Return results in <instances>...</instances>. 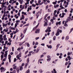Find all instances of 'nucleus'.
I'll use <instances>...</instances> for the list:
<instances>
[{
	"mask_svg": "<svg viewBox=\"0 0 73 73\" xmlns=\"http://www.w3.org/2000/svg\"><path fill=\"white\" fill-rule=\"evenodd\" d=\"M47 47H48V48H50V49H52V46L50 45V46H49L48 45H47Z\"/></svg>",
	"mask_w": 73,
	"mask_h": 73,
	"instance_id": "0eeeda50",
	"label": "nucleus"
},
{
	"mask_svg": "<svg viewBox=\"0 0 73 73\" xmlns=\"http://www.w3.org/2000/svg\"><path fill=\"white\" fill-rule=\"evenodd\" d=\"M4 40H3L5 41H6V40H7V38H3Z\"/></svg>",
	"mask_w": 73,
	"mask_h": 73,
	"instance_id": "2f4dec72",
	"label": "nucleus"
},
{
	"mask_svg": "<svg viewBox=\"0 0 73 73\" xmlns=\"http://www.w3.org/2000/svg\"><path fill=\"white\" fill-rule=\"evenodd\" d=\"M23 67H20V70H23Z\"/></svg>",
	"mask_w": 73,
	"mask_h": 73,
	"instance_id": "aec40b11",
	"label": "nucleus"
},
{
	"mask_svg": "<svg viewBox=\"0 0 73 73\" xmlns=\"http://www.w3.org/2000/svg\"><path fill=\"white\" fill-rule=\"evenodd\" d=\"M7 45H11V43L9 42L7 43Z\"/></svg>",
	"mask_w": 73,
	"mask_h": 73,
	"instance_id": "f704fd0d",
	"label": "nucleus"
},
{
	"mask_svg": "<svg viewBox=\"0 0 73 73\" xmlns=\"http://www.w3.org/2000/svg\"><path fill=\"white\" fill-rule=\"evenodd\" d=\"M1 7H2V8H1L2 9H1V10H4V7H5V8H7V6H5L4 5V4H2L1 5Z\"/></svg>",
	"mask_w": 73,
	"mask_h": 73,
	"instance_id": "f03ea898",
	"label": "nucleus"
},
{
	"mask_svg": "<svg viewBox=\"0 0 73 73\" xmlns=\"http://www.w3.org/2000/svg\"><path fill=\"white\" fill-rule=\"evenodd\" d=\"M67 58H68V60H71V58L70 57V56H67Z\"/></svg>",
	"mask_w": 73,
	"mask_h": 73,
	"instance_id": "dca6fc26",
	"label": "nucleus"
},
{
	"mask_svg": "<svg viewBox=\"0 0 73 73\" xmlns=\"http://www.w3.org/2000/svg\"><path fill=\"white\" fill-rule=\"evenodd\" d=\"M4 57V55H1V58H3Z\"/></svg>",
	"mask_w": 73,
	"mask_h": 73,
	"instance_id": "6e6d98bb",
	"label": "nucleus"
},
{
	"mask_svg": "<svg viewBox=\"0 0 73 73\" xmlns=\"http://www.w3.org/2000/svg\"><path fill=\"white\" fill-rule=\"evenodd\" d=\"M6 35H5L3 36V38H6Z\"/></svg>",
	"mask_w": 73,
	"mask_h": 73,
	"instance_id": "4d7b16f0",
	"label": "nucleus"
},
{
	"mask_svg": "<svg viewBox=\"0 0 73 73\" xmlns=\"http://www.w3.org/2000/svg\"><path fill=\"white\" fill-rule=\"evenodd\" d=\"M64 12H68V11H67V9H65Z\"/></svg>",
	"mask_w": 73,
	"mask_h": 73,
	"instance_id": "79ce46f5",
	"label": "nucleus"
},
{
	"mask_svg": "<svg viewBox=\"0 0 73 73\" xmlns=\"http://www.w3.org/2000/svg\"><path fill=\"white\" fill-rule=\"evenodd\" d=\"M26 1H27V4H29V1L28 0H26Z\"/></svg>",
	"mask_w": 73,
	"mask_h": 73,
	"instance_id": "49530a36",
	"label": "nucleus"
},
{
	"mask_svg": "<svg viewBox=\"0 0 73 73\" xmlns=\"http://www.w3.org/2000/svg\"><path fill=\"white\" fill-rule=\"evenodd\" d=\"M56 36H54L53 38V40H56Z\"/></svg>",
	"mask_w": 73,
	"mask_h": 73,
	"instance_id": "393cba45",
	"label": "nucleus"
},
{
	"mask_svg": "<svg viewBox=\"0 0 73 73\" xmlns=\"http://www.w3.org/2000/svg\"><path fill=\"white\" fill-rule=\"evenodd\" d=\"M43 3H44V2H41L40 3L39 5H42V4H43Z\"/></svg>",
	"mask_w": 73,
	"mask_h": 73,
	"instance_id": "69168bd1",
	"label": "nucleus"
},
{
	"mask_svg": "<svg viewBox=\"0 0 73 73\" xmlns=\"http://www.w3.org/2000/svg\"><path fill=\"white\" fill-rule=\"evenodd\" d=\"M59 45H60V44H58L56 46V50H55V51H56L57 49H58V47H59Z\"/></svg>",
	"mask_w": 73,
	"mask_h": 73,
	"instance_id": "39448f33",
	"label": "nucleus"
},
{
	"mask_svg": "<svg viewBox=\"0 0 73 73\" xmlns=\"http://www.w3.org/2000/svg\"><path fill=\"white\" fill-rule=\"evenodd\" d=\"M50 16L48 17L47 19H48V20L50 19Z\"/></svg>",
	"mask_w": 73,
	"mask_h": 73,
	"instance_id": "37998d69",
	"label": "nucleus"
},
{
	"mask_svg": "<svg viewBox=\"0 0 73 73\" xmlns=\"http://www.w3.org/2000/svg\"><path fill=\"white\" fill-rule=\"evenodd\" d=\"M17 58V60H19V58H20V57L19 56L18 57V55H17V57H16Z\"/></svg>",
	"mask_w": 73,
	"mask_h": 73,
	"instance_id": "e433bc0d",
	"label": "nucleus"
},
{
	"mask_svg": "<svg viewBox=\"0 0 73 73\" xmlns=\"http://www.w3.org/2000/svg\"><path fill=\"white\" fill-rule=\"evenodd\" d=\"M15 28H14L13 27V28H11V30H15Z\"/></svg>",
	"mask_w": 73,
	"mask_h": 73,
	"instance_id": "13d9d810",
	"label": "nucleus"
},
{
	"mask_svg": "<svg viewBox=\"0 0 73 73\" xmlns=\"http://www.w3.org/2000/svg\"><path fill=\"white\" fill-rule=\"evenodd\" d=\"M32 55V54H29L28 55V57H29V56H31Z\"/></svg>",
	"mask_w": 73,
	"mask_h": 73,
	"instance_id": "603ef678",
	"label": "nucleus"
},
{
	"mask_svg": "<svg viewBox=\"0 0 73 73\" xmlns=\"http://www.w3.org/2000/svg\"><path fill=\"white\" fill-rule=\"evenodd\" d=\"M47 29L48 30H50V29H51V27H48V29Z\"/></svg>",
	"mask_w": 73,
	"mask_h": 73,
	"instance_id": "473e14b6",
	"label": "nucleus"
},
{
	"mask_svg": "<svg viewBox=\"0 0 73 73\" xmlns=\"http://www.w3.org/2000/svg\"><path fill=\"white\" fill-rule=\"evenodd\" d=\"M27 46H28V47H29L30 46V45H29V44L28 43H27Z\"/></svg>",
	"mask_w": 73,
	"mask_h": 73,
	"instance_id": "cd10ccee",
	"label": "nucleus"
},
{
	"mask_svg": "<svg viewBox=\"0 0 73 73\" xmlns=\"http://www.w3.org/2000/svg\"><path fill=\"white\" fill-rule=\"evenodd\" d=\"M32 6H33V7H36V5L34 4H33L32 5Z\"/></svg>",
	"mask_w": 73,
	"mask_h": 73,
	"instance_id": "c756f323",
	"label": "nucleus"
},
{
	"mask_svg": "<svg viewBox=\"0 0 73 73\" xmlns=\"http://www.w3.org/2000/svg\"><path fill=\"white\" fill-rule=\"evenodd\" d=\"M7 54H8V53H7L5 54L4 55V57H7Z\"/></svg>",
	"mask_w": 73,
	"mask_h": 73,
	"instance_id": "a211bd4d",
	"label": "nucleus"
},
{
	"mask_svg": "<svg viewBox=\"0 0 73 73\" xmlns=\"http://www.w3.org/2000/svg\"><path fill=\"white\" fill-rule=\"evenodd\" d=\"M38 27V26L37 25L35 27H34L33 29V31H34L35 29H37V28Z\"/></svg>",
	"mask_w": 73,
	"mask_h": 73,
	"instance_id": "9b49d317",
	"label": "nucleus"
},
{
	"mask_svg": "<svg viewBox=\"0 0 73 73\" xmlns=\"http://www.w3.org/2000/svg\"><path fill=\"white\" fill-rule=\"evenodd\" d=\"M27 64H28L29 63V58H28L27 59Z\"/></svg>",
	"mask_w": 73,
	"mask_h": 73,
	"instance_id": "f8f14e48",
	"label": "nucleus"
},
{
	"mask_svg": "<svg viewBox=\"0 0 73 73\" xmlns=\"http://www.w3.org/2000/svg\"><path fill=\"white\" fill-rule=\"evenodd\" d=\"M27 7H28V5H26L25 6V9H27Z\"/></svg>",
	"mask_w": 73,
	"mask_h": 73,
	"instance_id": "052dcab7",
	"label": "nucleus"
},
{
	"mask_svg": "<svg viewBox=\"0 0 73 73\" xmlns=\"http://www.w3.org/2000/svg\"><path fill=\"white\" fill-rule=\"evenodd\" d=\"M17 68V66H15L13 67V69H16Z\"/></svg>",
	"mask_w": 73,
	"mask_h": 73,
	"instance_id": "c85d7f7f",
	"label": "nucleus"
},
{
	"mask_svg": "<svg viewBox=\"0 0 73 73\" xmlns=\"http://www.w3.org/2000/svg\"><path fill=\"white\" fill-rule=\"evenodd\" d=\"M36 47H37V46L35 45L34 46V49H36Z\"/></svg>",
	"mask_w": 73,
	"mask_h": 73,
	"instance_id": "3c124183",
	"label": "nucleus"
},
{
	"mask_svg": "<svg viewBox=\"0 0 73 73\" xmlns=\"http://www.w3.org/2000/svg\"><path fill=\"white\" fill-rule=\"evenodd\" d=\"M8 25H11V22H9V23H8Z\"/></svg>",
	"mask_w": 73,
	"mask_h": 73,
	"instance_id": "09e8293b",
	"label": "nucleus"
},
{
	"mask_svg": "<svg viewBox=\"0 0 73 73\" xmlns=\"http://www.w3.org/2000/svg\"><path fill=\"white\" fill-rule=\"evenodd\" d=\"M58 24L59 25H61V21H60L58 22Z\"/></svg>",
	"mask_w": 73,
	"mask_h": 73,
	"instance_id": "680f3d73",
	"label": "nucleus"
},
{
	"mask_svg": "<svg viewBox=\"0 0 73 73\" xmlns=\"http://www.w3.org/2000/svg\"><path fill=\"white\" fill-rule=\"evenodd\" d=\"M64 25L65 26V27H68V24H64Z\"/></svg>",
	"mask_w": 73,
	"mask_h": 73,
	"instance_id": "8fccbe9b",
	"label": "nucleus"
},
{
	"mask_svg": "<svg viewBox=\"0 0 73 73\" xmlns=\"http://www.w3.org/2000/svg\"><path fill=\"white\" fill-rule=\"evenodd\" d=\"M20 21L19 20V21L17 20V21H16V23H20Z\"/></svg>",
	"mask_w": 73,
	"mask_h": 73,
	"instance_id": "58836bf2",
	"label": "nucleus"
},
{
	"mask_svg": "<svg viewBox=\"0 0 73 73\" xmlns=\"http://www.w3.org/2000/svg\"><path fill=\"white\" fill-rule=\"evenodd\" d=\"M13 73H16V70H14L13 72Z\"/></svg>",
	"mask_w": 73,
	"mask_h": 73,
	"instance_id": "bf43d9fd",
	"label": "nucleus"
},
{
	"mask_svg": "<svg viewBox=\"0 0 73 73\" xmlns=\"http://www.w3.org/2000/svg\"><path fill=\"white\" fill-rule=\"evenodd\" d=\"M19 2L21 4H23V1H21Z\"/></svg>",
	"mask_w": 73,
	"mask_h": 73,
	"instance_id": "7c9ffc66",
	"label": "nucleus"
},
{
	"mask_svg": "<svg viewBox=\"0 0 73 73\" xmlns=\"http://www.w3.org/2000/svg\"><path fill=\"white\" fill-rule=\"evenodd\" d=\"M48 12H51V9H48Z\"/></svg>",
	"mask_w": 73,
	"mask_h": 73,
	"instance_id": "bb28decb",
	"label": "nucleus"
},
{
	"mask_svg": "<svg viewBox=\"0 0 73 73\" xmlns=\"http://www.w3.org/2000/svg\"><path fill=\"white\" fill-rule=\"evenodd\" d=\"M70 19L71 20H72H72H73V19H71V17H69L67 18V20L68 21H70Z\"/></svg>",
	"mask_w": 73,
	"mask_h": 73,
	"instance_id": "7ed1b4c3",
	"label": "nucleus"
},
{
	"mask_svg": "<svg viewBox=\"0 0 73 73\" xmlns=\"http://www.w3.org/2000/svg\"><path fill=\"white\" fill-rule=\"evenodd\" d=\"M36 40H38V39H39V37H37L35 38Z\"/></svg>",
	"mask_w": 73,
	"mask_h": 73,
	"instance_id": "a18cd8bd",
	"label": "nucleus"
},
{
	"mask_svg": "<svg viewBox=\"0 0 73 73\" xmlns=\"http://www.w3.org/2000/svg\"><path fill=\"white\" fill-rule=\"evenodd\" d=\"M16 61H17V59H16V58H14V62H15Z\"/></svg>",
	"mask_w": 73,
	"mask_h": 73,
	"instance_id": "a878e982",
	"label": "nucleus"
},
{
	"mask_svg": "<svg viewBox=\"0 0 73 73\" xmlns=\"http://www.w3.org/2000/svg\"><path fill=\"white\" fill-rule=\"evenodd\" d=\"M3 35H0V39H1V38H3Z\"/></svg>",
	"mask_w": 73,
	"mask_h": 73,
	"instance_id": "b1692460",
	"label": "nucleus"
},
{
	"mask_svg": "<svg viewBox=\"0 0 73 73\" xmlns=\"http://www.w3.org/2000/svg\"><path fill=\"white\" fill-rule=\"evenodd\" d=\"M40 48L38 47L37 49V51L36 52V53H37L39 52V50H40Z\"/></svg>",
	"mask_w": 73,
	"mask_h": 73,
	"instance_id": "6e6552de",
	"label": "nucleus"
},
{
	"mask_svg": "<svg viewBox=\"0 0 73 73\" xmlns=\"http://www.w3.org/2000/svg\"><path fill=\"white\" fill-rule=\"evenodd\" d=\"M41 45L42 46H44L45 45V44L44 43H42L41 44Z\"/></svg>",
	"mask_w": 73,
	"mask_h": 73,
	"instance_id": "0e129e2a",
	"label": "nucleus"
},
{
	"mask_svg": "<svg viewBox=\"0 0 73 73\" xmlns=\"http://www.w3.org/2000/svg\"><path fill=\"white\" fill-rule=\"evenodd\" d=\"M47 58H50V55H48L47 56Z\"/></svg>",
	"mask_w": 73,
	"mask_h": 73,
	"instance_id": "4c0bfd02",
	"label": "nucleus"
},
{
	"mask_svg": "<svg viewBox=\"0 0 73 73\" xmlns=\"http://www.w3.org/2000/svg\"><path fill=\"white\" fill-rule=\"evenodd\" d=\"M59 32H60V33H61L62 32V30H60V29H59Z\"/></svg>",
	"mask_w": 73,
	"mask_h": 73,
	"instance_id": "864d4df0",
	"label": "nucleus"
},
{
	"mask_svg": "<svg viewBox=\"0 0 73 73\" xmlns=\"http://www.w3.org/2000/svg\"><path fill=\"white\" fill-rule=\"evenodd\" d=\"M48 16V14H47L45 15V17H47V16Z\"/></svg>",
	"mask_w": 73,
	"mask_h": 73,
	"instance_id": "338daca9",
	"label": "nucleus"
},
{
	"mask_svg": "<svg viewBox=\"0 0 73 73\" xmlns=\"http://www.w3.org/2000/svg\"><path fill=\"white\" fill-rule=\"evenodd\" d=\"M29 24V23H28L27 25H25L23 27H26L27 26H28Z\"/></svg>",
	"mask_w": 73,
	"mask_h": 73,
	"instance_id": "4be33fe9",
	"label": "nucleus"
},
{
	"mask_svg": "<svg viewBox=\"0 0 73 73\" xmlns=\"http://www.w3.org/2000/svg\"><path fill=\"white\" fill-rule=\"evenodd\" d=\"M5 69V68H4L3 67H1L0 68V70H4Z\"/></svg>",
	"mask_w": 73,
	"mask_h": 73,
	"instance_id": "f3484780",
	"label": "nucleus"
},
{
	"mask_svg": "<svg viewBox=\"0 0 73 73\" xmlns=\"http://www.w3.org/2000/svg\"><path fill=\"white\" fill-rule=\"evenodd\" d=\"M44 27H45L46 26H47V25H48V21H46L45 22L44 24Z\"/></svg>",
	"mask_w": 73,
	"mask_h": 73,
	"instance_id": "423d86ee",
	"label": "nucleus"
},
{
	"mask_svg": "<svg viewBox=\"0 0 73 73\" xmlns=\"http://www.w3.org/2000/svg\"><path fill=\"white\" fill-rule=\"evenodd\" d=\"M20 49H21V48L20 47H19L17 49V50L19 51V50H20Z\"/></svg>",
	"mask_w": 73,
	"mask_h": 73,
	"instance_id": "e2e57ef3",
	"label": "nucleus"
},
{
	"mask_svg": "<svg viewBox=\"0 0 73 73\" xmlns=\"http://www.w3.org/2000/svg\"><path fill=\"white\" fill-rule=\"evenodd\" d=\"M27 28H26L25 29L24 31H23V33L24 34H25V33H26V32H27Z\"/></svg>",
	"mask_w": 73,
	"mask_h": 73,
	"instance_id": "1a4fd4ad",
	"label": "nucleus"
},
{
	"mask_svg": "<svg viewBox=\"0 0 73 73\" xmlns=\"http://www.w3.org/2000/svg\"><path fill=\"white\" fill-rule=\"evenodd\" d=\"M42 18H41L38 20V22H40V21H41V20H42Z\"/></svg>",
	"mask_w": 73,
	"mask_h": 73,
	"instance_id": "c9c22d12",
	"label": "nucleus"
},
{
	"mask_svg": "<svg viewBox=\"0 0 73 73\" xmlns=\"http://www.w3.org/2000/svg\"><path fill=\"white\" fill-rule=\"evenodd\" d=\"M8 58L9 61V62L11 63V58Z\"/></svg>",
	"mask_w": 73,
	"mask_h": 73,
	"instance_id": "a19ab883",
	"label": "nucleus"
},
{
	"mask_svg": "<svg viewBox=\"0 0 73 73\" xmlns=\"http://www.w3.org/2000/svg\"><path fill=\"white\" fill-rule=\"evenodd\" d=\"M12 51L13 52L14 51V47H12Z\"/></svg>",
	"mask_w": 73,
	"mask_h": 73,
	"instance_id": "ea45409f",
	"label": "nucleus"
},
{
	"mask_svg": "<svg viewBox=\"0 0 73 73\" xmlns=\"http://www.w3.org/2000/svg\"><path fill=\"white\" fill-rule=\"evenodd\" d=\"M39 72L40 73H42L43 72V71L42 70V69H40L39 70Z\"/></svg>",
	"mask_w": 73,
	"mask_h": 73,
	"instance_id": "6ab92c4d",
	"label": "nucleus"
},
{
	"mask_svg": "<svg viewBox=\"0 0 73 73\" xmlns=\"http://www.w3.org/2000/svg\"><path fill=\"white\" fill-rule=\"evenodd\" d=\"M21 16L22 17H23L22 19H23V20H24L25 17H24V15H22Z\"/></svg>",
	"mask_w": 73,
	"mask_h": 73,
	"instance_id": "412c9836",
	"label": "nucleus"
},
{
	"mask_svg": "<svg viewBox=\"0 0 73 73\" xmlns=\"http://www.w3.org/2000/svg\"><path fill=\"white\" fill-rule=\"evenodd\" d=\"M30 73V70L29 69L27 70L26 72L25 73Z\"/></svg>",
	"mask_w": 73,
	"mask_h": 73,
	"instance_id": "2eb2a0df",
	"label": "nucleus"
},
{
	"mask_svg": "<svg viewBox=\"0 0 73 73\" xmlns=\"http://www.w3.org/2000/svg\"><path fill=\"white\" fill-rule=\"evenodd\" d=\"M22 14H24V15H26V16H27V13L25 12H24L23 11L22 12Z\"/></svg>",
	"mask_w": 73,
	"mask_h": 73,
	"instance_id": "9d476101",
	"label": "nucleus"
},
{
	"mask_svg": "<svg viewBox=\"0 0 73 73\" xmlns=\"http://www.w3.org/2000/svg\"><path fill=\"white\" fill-rule=\"evenodd\" d=\"M17 26V23H16L15 25V28Z\"/></svg>",
	"mask_w": 73,
	"mask_h": 73,
	"instance_id": "72a5a7b5",
	"label": "nucleus"
},
{
	"mask_svg": "<svg viewBox=\"0 0 73 73\" xmlns=\"http://www.w3.org/2000/svg\"><path fill=\"white\" fill-rule=\"evenodd\" d=\"M38 44V43L37 42H36V43L35 44V45H37Z\"/></svg>",
	"mask_w": 73,
	"mask_h": 73,
	"instance_id": "c03bdc74",
	"label": "nucleus"
},
{
	"mask_svg": "<svg viewBox=\"0 0 73 73\" xmlns=\"http://www.w3.org/2000/svg\"><path fill=\"white\" fill-rule=\"evenodd\" d=\"M35 33H40V29H37L35 31Z\"/></svg>",
	"mask_w": 73,
	"mask_h": 73,
	"instance_id": "20e7f679",
	"label": "nucleus"
},
{
	"mask_svg": "<svg viewBox=\"0 0 73 73\" xmlns=\"http://www.w3.org/2000/svg\"><path fill=\"white\" fill-rule=\"evenodd\" d=\"M69 36H67L66 37L65 40H66V41L67 40H68V39H69Z\"/></svg>",
	"mask_w": 73,
	"mask_h": 73,
	"instance_id": "4468645a",
	"label": "nucleus"
},
{
	"mask_svg": "<svg viewBox=\"0 0 73 73\" xmlns=\"http://www.w3.org/2000/svg\"><path fill=\"white\" fill-rule=\"evenodd\" d=\"M11 5H9L8 6V8H10L11 7Z\"/></svg>",
	"mask_w": 73,
	"mask_h": 73,
	"instance_id": "774afa93",
	"label": "nucleus"
},
{
	"mask_svg": "<svg viewBox=\"0 0 73 73\" xmlns=\"http://www.w3.org/2000/svg\"><path fill=\"white\" fill-rule=\"evenodd\" d=\"M8 57H9L8 58H11V55L9 54L8 55Z\"/></svg>",
	"mask_w": 73,
	"mask_h": 73,
	"instance_id": "5701e85b",
	"label": "nucleus"
},
{
	"mask_svg": "<svg viewBox=\"0 0 73 73\" xmlns=\"http://www.w3.org/2000/svg\"><path fill=\"white\" fill-rule=\"evenodd\" d=\"M19 60H20V61H19V62H21V61H22V60H21V58H19Z\"/></svg>",
	"mask_w": 73,
	"mask_h": 73,
	"instance_id": "de8ad7c7",
	"label": "nucleus"
},
{
	"mask_svg": "<svg viewBox=\"0 0 73 73\" xmlns=\"http://www.w3.org/2000/svg\"><path fill=\"white\" fill-rule=\"evenodd\" d=\"M59 29H58L57 31V33L56 34V36H58L59 35H60V32H59Z\"/></svg>",
	"mask_w": 73,
	"mask_h": 73,
	"instance_id": "f257e3e1",
	"label": "nucleus"
},
{
	"mask_svg": "<svg viewBox=\"0 0 73 73\" xmlns=\"http://www.w3.org/2000/svg\"><path fill=\"white\" fill-rule=\"evenodd\" d=\"M28 52V50L26 51L25 52V54H26Z\"/></svg>",
	"mask_w": 73,
	"mask_h": 73,
	"instance_id": "5fc2aeb1",
	"label": "nucleus"
},
{
	"mask_svg": "<svg viewBox=\"0 0 73 73\" xmlns=\"http://www.w3.org/2000/svg\"><path fill=\"white\" fill-rule=\"evenodd\" d=\"M48 62H49L51 60V58H48V59H47L46 60Z\"/></svg>",
	"mask_w": 73,
	"mask_h": 73,
	"instance_id": "ddd939ff",
	"label": "nucleus"
}]
</instances>
